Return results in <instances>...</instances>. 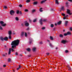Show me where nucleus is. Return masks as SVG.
<instances>
[{
  "label": "nucleus",
  "instance_id": "nucleus-1",
  "mask_svg": "<svg viewBox=\"0 0 72 72\" xmlns=\"http://www.w3.org/2000/svg\"><path fill=\"white\" fill-rule=\"evenodd\" d=\"M19 42H20V40H19L17 39L16 40H15L14 41H12L11 44V45H12L11 46L12 48H9L8 55H9L11 53V50L12 51H14V49H15L16 48V46H18L19 44Z\"/></svg>",
  "mask_w": 72,
  "mask_h": 72
},
{
  "label": "nucleus",
  "instance_id": "nucleus-2",
  "mask_svg": "<svg viewBox=\"0 0 72 72\" xmlns=\"http://www.w3.org/2000/svg\"><path fill=\"white\" fill-rule=\"evenodd\" d=\"M4 22L3 21H0V24H1V26L2 27H5L6 26V24H4Z\"/></svg>",
  "mask_w": 72,
  "mask_h": 72
},
{
  "label": "nucleus",
  "instance_id": "nucleus-3",
  "mask_svg": "<svg viewBox=\"0 0 72 72\" xmlns=\"http://www.w3.org/2000/svg\"><path fill=\"white\" fill-rule=\"evenodd\" d=\"M15 13V12H14L13 10H12L10 12V14L11 15H13Z\"/></svg>",
  "mask_w": 72,
  "mask_h": 72
},
{
  "label": "nucleus",
  "instance_id": "nucleus-4",
  "mask_svg": "<svg viewBox=\"0 0 72 72\" xmlns=\"http://www.w3.org/2000/svg\"><path fill=\"white\" fill-rule=\"evenodd\" d=\"M33 39H32V38H29V43L30 44H32V42H33Z\"/></svg>",
  "mask_w": 72,
  "mask_h": 72
},
{
  "label": "nucleus",
  "instance_id": "nucleus-5",
  "mask_svg": "<svg viewBox=\"0 0 72 72\" xmlns=\"http://www.w3.org/2000/svg\"><path fill=\"white\" fill-rule=\"evenodd\" d=\"M25 26L26 27H28V26L30 25L29 23L27 22V21H26L25 22Z\"/></svg>",
  "mask_w": 72,
  "mask_h": 72
},
{
  "label": "nucleus",
  "instance_id": "nucleus-6",
  "mask_svg": "<svg viewBox=\"0 0 72 72\" xmlns=\"http://www.w3.org/2000/svg\"><path fill=\"white\" fill-rule=\"evenodd\" d=\"M68 41L66 40H62L61 41L62 43L64 44H65L66 43V42H68Z\"/></svg>",
  "mask_w": 72,
  "mask_h": 72
},
{
  "label": "nucleus",
  "instance_id": "nucleus-7",
  "mask_svg": "<svg viewBox=\"0 0 72 72\" xmlns=\"http://www.w3.org/2000/svg\"><path fill=\"white\" fill-rule=\"evenodd\" d=\"M24 35V32H21V33L20 34V36L21 37H23V36Z\"/></svg>",
  "mask_w": 72,
  "mask_h": 72
},
{
  "label": "nucleus",
  "instance_id": "nucleus-8",
  "mask_svg": "<svg viewBox=\"0 0 72 72\" xmlns=\"http://www.w3.org/2000/svg\"><path fill=\"white\" fill-rule=\"evenodd\" d=\"M39 23L41 25H42V19H41L39 20Z\"/></svg>",
  "mask_w": 72,
  "mask_h": 72
},
{
  "label": "nucleus",
  "instance_id": "nucleus-9",
  "mask_svg": "<svg viewBox=\"0 0 72 72\" xmlns=\"http://www.w3.org/2000/svg\"><path fill=\"white\" fill-rule=\"evenodd\" d=\"M60 9L61 10H62L63 11H64V10H65V9H64V6H62L61 8Z\"/></svg>",
  "mask_w": 72,
  "mask_h": 72
},
{
  "label": "nucleus",
  "instance_id": "nucleus-10",
  "mask_svg": "<svg viewBox=\"0 0 72 72\" xmlns=\"http://www.w3.org/2000/svg\"><path fill=\"white\" fill-rule=\"evenodd\" d=\"M68 21H65V26H67V24H68Z\"/></svg>",
  "mask_w": 72,
  "mask_h": 72
},
{
  "label": "nucleus",
  "instance_id": "nucleus-11",
  "mask_svg": "<svg viewBox=\"0 0 72 72\" xmlns=\"http://www.w3.org/2000/svg\"><path fill=\"white\" fill-rule=\"evenodd\" d=\"M8 37H6L4 38V40L5 41H8Z\"/></svg>",
  "mask_w": 72,
  "mask_h": 72
},
{
  "label": "nucleus",
  "instance_id": "nucleus-12",
  "mask_svg": "<svg viewBox=\"0 0 72 72\" xmlns=\"http://www.w3.org/2000/svg\"><path fill=\"white\" fill-rule=\"evenodd\" d=\"M8 34L9 35H12V31L10 30L8 32Z\"/></svg>",
  "mask_w": 72,
  "mask_h": 72
},
{
  "label": "nucleus",
  "instance_id": "nucleus-13",
  "mask_svg": "<svg viewBox=\"0 0 72 72\" xmlns=\"http://www.w3.org/2000/svg\"><path fill=\"white\" fill-rule=\"evenodd\" d=\"M61 23H62V21H60L57 22V24L58 25H60V24H61Z\"/></svg>",
  "mask_w": 72,
  "mask_h": 72
},
{
  "label": "nucleus",
  "instance_id": "nucleus-14",
  "mask_svg": "<svg viewBox=\"0 0 72 72\" xmlns=\"http://www.w3.org/2000/svg\"><path fill=\"white\" fill-rule=\"evenodd\" d=\"M50 40H52V41H53V40H54V38H53V37L52 36H50Z\"/></svg>",
  "mask_w": 72,
  "mask_h": 72
},
{
  "label": "nucleus",
  "instance_id": "nucleus-15",
  "mask_svg": "<svg viewBox=\"0 0 72 72\" xmlns=\"http://www.w3.org/2000/svg\"><path fill=\"white\" fill-rule=\"evenodd\" d=\"M67 14H68V13H69L71 12V11L69 9H67Z\"/></svg>",
  "mask_w": 72,
  "mask_h": 72
},
{
  "label": "nucleus",
  "instance_id": "nucleus-16",
  "mask_svg": "<svg viewBox=\"0 0 72 72\" xmlns=\"http://www.w3.org/2000/svg\"><path fill=\"white\" fill-rule=\"evenodd\" d=\"M68 2H66V7H68L69 5H68Z\"/></svg>",
  "mask_w": 72,
  "mask_h": 72
},
{
  "label": "nucleus",
  "instance_id": "nucleus-17",
  "mask_svg": "<svg viewBox=\"0 0 72 72\" xmlns=\"http://www.w3.org/2000/svg\"><path fill=\"white\" fill-rule=\"evenodd\" d=\"M35 12H36V10L35 9H33L32 10V13H35Z\"/></svg>",
  "mask_w": 72,
  "mask_h": 72
},
{
  "label": "nucleus",
  "instance_id": "nucleus-18",
  "mask_svg": "<svg viewBox=\"0 0 72 72\" xmlns=\"http://www.w3.org/2000/svg\"><path fill=\"white\" fill-rule=\"evenodd\" d=\"M42 8H40L39 9V11L40 12H43V10H42Z\"/></svg>",
  "mask_w": 72,
  "mask_h": 72
},
{
  "label": "nucleus",
  "instance_id": "nucleus-19",
  "mask_svg": "<svg viewBox=\"0 0 72 72\" xmlns=\"http://www.w3.org/2000/svg\"><path fill=\"white\" fill-rule=\"evenodd\" d=\"M26 50H27L28 51H29V52L31 51V49H30V48H28L26 49Z\"/></svg>",
  "mask_w": 72,
  "mask_h": 72
},
{
  "label": "nucleus",
  "instance_id": "nucleus-20",
  "mask_svg": "<svg viewBox=\"0 0 72 72\" xmlns=\"http://www.w3.org/2000/svg\"><path fill=\"white\" fill-rule=\"evenodd\" d=\"M59 37L60 38H63V35L62 34H60Z\"/></svg>",
  "mask_w": 72,
  "mask_h": 72
},
{
  "label": "nucleus",
  "instance_id": "nucleus-21",
  "mask_svg": "<svg viewBox=\"0 0 72 72\" xmlns=\"http://www.w3.org/2000/svg\"><path fill=\"white\" fill-rule=\"evenodd\" d=\"M67 33L68 35H71V33L69 32H68Z\"/></svg>",
  "mask_w": 72,
  "mask_h": 72
},
{
  "label": "nucleus",
  "instance_id": "nucleus-22",
  "mask_svg": "<svg viewBox=\"0 0 72 72\" xmlns=\"http://www.w3.org/2000/svg\"><path fill=\"white\" fill-rule=\"evenodd\" d=\"M0 39L2 41H4V39L3 38V37H1L0 38Z\"/></svg>",
  "mask_w": 72,
  "mask_h": 72
},
{
  "label": "nucleus",
  "instance_id": "nucleus-23",
  "mask_svg": "<svg viewBox=\"0 0 72 72\" xmlns=\"http://www.w3.org/2000/svg\"><path fill=\"white\" fill-rule=\"evenodd\" d=\"M33 4L34 5H36V4H37V2L35 1V2H34Z\"/></svg>",
  "mask_w": 72,
  "mask_h": 72
},
{
  "label": "nucleus",
  "instance_id": "nucleus-24",
  "mask_svg": "<svg viewBox=\"0 0 72 72\" xmlns=\"http://www.w3.org/2000/svg\"><path fill=\"white\" fill-rule=\"evenodd\" d=\"M36 48H33V51L35 52V51H36Z\"/></svg>",
  "mask_w": 72,
  "mask_h": 72
},
{
  "label": "nucleus",
  "instance_id": "nucleus-25",
  "mask_svg": "<svg viewBox=\"0 0 72 72\" xmlns=\"http://www.w3.org/2000/svg\"><path fill=\"white\" fill-rule=\"evenodd\" d=\"M31 1V0H27L26 1V2L27 3H30Z\"/></svg>",
  "mask_w": 72,
  "mask_h": 72
},
{
  "label": "nucleus",
  "instance_id": "nucleus-26",
  "mask_svg": "<svg viewBox=\"0 0 72 72\" xmlns=\"http://www.w3.org/2000/svg\"><path fill=\"white\" fill-rule=\"evenodd\" d=\"M55 1L56 4H59V3L58 2V0H55Z\"/></svg>",
  "mask_w": 72,
  "mask_h": 72
},
{
  "label": "nucleus",
  "instance_id": "nucleus-27",
  "mask_svg": "<svg viewBox=\"0 0 72 72\" xmlns=\"http://www.w3.org/2000/svg\"><path fill=\"white\" fill-rule=\"evenodd\" d=\"M8 38L9 39H10V40L12 39V36H11V35H9L8 37Z\"/></svg>",
  "mask_w": 72,
  "mask_h": 72
},
{
  "label": "nucleus",
  "instance_id": "nucleus-28",
  "mask_svg": "<svg viewBox=\"0 0 72 72\" xmlns=\"http://www.w3.org/2000/svg\"><path fill=\"white\" fill-rule=\"evenodd\" d=\"M19 13V10H17L16 11V13L17 14H18Z\"/></svg>",
  "mask_w": 72,
  "mask_h": 72
},
{
  "label": "nucleus",
  "instance_id": "nucleus-29",
  "mask_svg": "<svg viewBox=\"0 0 72 72\" xmlns=\"http://www.w3.org/2000/svg\"><path fill=\"white\" fill-rule=\"evenodd\" d=\"M50 46L51 47H53V45L51 44V43H50L49 44Z\"/></svg>",
  "mask_w": 72,
  "mask_h": 72
},
{
  "label": "nucleus",
  "instance_id": "nucleus-30",
  "mask_svg": "<svg viewBox=\"0 0 72 72\" xmlns=\"http://www.w3.org/2000/svg\"><path fill=\"white\" fill-rule=\"evenodd\" d=\"M15 19L16 21H18V20H19V19H18V18L17 17H15Z\"/></svg>",
  "mask_w": 72,
  "mask_h": 72
},
{
  "label": "nucleus",
  "instance_id": "nucleus-31",
  "mask_svg": "<svg viewBox=\"0 0 72 72\" xmlns=\"http://www.w3.org/2000/svg\"><path fill=\"white\" fill-rule=\"evenodd\" d=\"M45 1H41V2H40V3L41 4H43V3H45Z\"/></svg>",
  "mask_w": 72,
  "mask_h": 72
},
{
  "label": "nucleus",
  "instance_id": "nucleus-32",
  "mask_svg": "<svg viewBox=\"0 0 72 72\" xmlns=\"http://www.w3.org/2000/svg\"><path fill=\"white\" fill-rule=\"evenodd\" d=\"M51 27L52 28H53V27H54V24H51Z\"/></svg>",
  "mask_w": 72,
  "mask_h": 72
},
{
  "label": "nucleus",
  "instance_id": "nucleus-33",
  "mask_svg": "<svg viewBox=\"0 0 72 72\" xmlns=\"http://www.w3.org/2000/svg\"><path fill=\"white\" fill-rule=\"evenodd\" d=\"M33 22H36V19H34Z\"/></svg>",
  "mask_w": 72,
  "mask_h": 72
},
{
  "label": "nucleus",
  "instance_id": "nucleus-34",
  "mask_svg": "<svg viewBox=\"0 0 72 72\" xmlns=\"http://www.w3.org/2000/svg\"><path fill=\"white\" fill-rule=\"evenodd\" d=\"M4 9H7L8 8H7V7L6 6H5L4 7Z\"/></svg>",
  "mask_w": 72,
  "mask_h": 72
},
{
  "label": "nucleus",
  "instance_id": "nucleus-35",
  "mask_svg": "<svg viewBox=\"0 0 72 72\" xmlns=\"http://www.w3.org/2000/svg\"><path fill=\"white\" fill-rule=\"evenodd\" d=\"M8 62H10V60H11V59H10V58H8Z\"/></svg>",
  "mask_w": 72,
  "mask_h": 72
},
{
  "label": "nucleus",
  "instance_id": "nucleus-36",
  "mask_svg": "<svg viewBox=\"0 0 72 72\" xmlns=\"http://www.w3.org/2000/svg\"><path fill=\"white\" fill-rule=\"evenodd\" d=\"M65 52L66 53H68V50H66L65 51Z\"/></svg>",
  "mask_w": 72,
  "mask_h": 72
},
{
  "label": "nucleus",
  "instance_id": "nucleus-37",
  "mask_svg": "<svg viewBox=\"0 0 72 72\" xmlns=\"http://www.w3.org/2000/svg\"><path fill=\"white\" fill-rule=\"evenodd\" d=\"M64 36H67L68 35H67V33H65L64 34Z\"/></svg>",
  "mask_w": 72,
  "mask_h": 72
},
{
  "label": "nucleus",
  "instance_id": "nucleus-38",
  "mask_svg": "<svg viewBox=\"0 0 72 72\" xmlns=\"http://www.w3.org/2000/svg\"><path fill=\"white\" fill-rule=\"evenodd\" d=\"M3 28L1 27V26H0V30H3Z\"/></svg>",
  "mask_w": 72,
  "mask_h": 72
},
{
  "label": "nucleus",
  "instance_id": "nucleus-39",
  "mask_svg": "<svg viewBox=\"0 0 72 72\" xmlns=\"http://www.w3.org/2000/svg\"><path fill=\"white\" fill-rule=\"evenodd\" d=\"M69 71H72L71 70V67L69 68H68Z\"/></svg>",
  "mask_w": 72,
  "mask_h": 72
},
{
  "label": "nucleus",
  "instance_id": "nucleus-40",
  "mask_svg": "<svg viewBox=\"0 0 72 72\" xmlns=\"http://www.w3.org/2000/svg\"><path fill=\"white\" fill-rule=\"evenodd\" d=\"M24 11L26 12H28V9H26Z\"/></svg>",
  "mask_w": 72,
  "mask_h": 72
},
{
  "label": "nucleus",
  "instance_id": "nucleus-41",
  "mask_svg": "<svg viewBox=\"0 0 72 72\" xmlns=\"http://www.w3.org/2000/svg\"><path fill=\"white\" fill-rule=\"evenodd\" d=\"M19 13L21 15H22V12L21 11H20Z\"/></svg>",
  "mask_w": 72,
  "mask_h": 72
},
{
  "label": "nucleus",
  "instance_id": "nucleus-42",
  "mask_svg": "<svg viewBox=\"0 0 72 72\" xmlns=\"http://www.w3.org/2000/svg\"><path fill=\"white\" fill-rule=\"evenodd\" d=\"M61 14L63 15V16H65V14H64L62 13Z\"/></svg>",
  "mask_w": 72,
  "mask_h": 72
},
{
  "label": "nucleus",
  "instance_id": "nucleus-43",
  "mask_svg": "<svg viewBox=\"0 0 72 72\" xmlns=\"http://www.w3.org/2000/svg\"><path fill=\"white\" fill-rule=\"evenodd\" d=\"M19 7H20V8H22V5L21 4H20L19 5Z\"/></svg>",
  "mask_w": 72,
  "mask_h": 72
},
{
  "label": "nucleus",
  "instance_id": "nucleus-44",
  "mask_svg": "<svg viewBox=\"0 0 72 72\" xmlns=\"http://www.w3.org/2000/svg\"><path fill=\"white\" fill-rule=\"evenodd\" d=\"M42 30H45V27H43L42 28Z\"/></svg>",
  "mask_w": 72,
  "mask_h": 72
},
{
  "label": "nucleus",
  "instance_id": "nucleus-45",
  "mask_svg": "<svg viewBox=\"0 0 72 72\" xmlns=\"http://www.w3.org/2000/svg\"><path fill=\"white\" fill-rule=\"evenodd\" d=\"M25 37H26L27 36V33H25Z\"/></svg>",
  "mask_w": 72,
  "mask_h": 72
},
{
  "label": "nucleus",
  "instance_id": "nucleus-46",
  "mask_svg": "<svg viewBox=\"0 0 72 72\" xmlns=\"http://www.w3.org/2000/svg\"><path fill=\"white\" fill-rule=\"evenodd\" d=\"M28 57H31V55H28Z\"/></svg>",
  "mask_w": 72,
  "mask_h": 72
},
{
  "label": "nucleus",
  "instance_id": "nucleus-47",
  "mask_svg": "<svg viewBox=\"0 0 72 72\" xmlns=\"http://www.w3.org/2000/svg\"><path fill=\"white\" fill-rule=\"evenodd\" d=\"M50 54V53H46V55H49V54Z\"/></svg>",
  "mask_w": 72,
  "mask_h": 72
},
{
  "label": "nucleus",
  "instance_id": "nucleus-48",
  "mask_svg": "<svg viewBox=\"0 0 72 72\" xmlns=\"http://www.w3.org/2000/svg\"><path fill=\"white\" fill-rule=\"evenodd\" d=\"M69 1H70V2H71V3H72V0H68Z\"/></svg>",
  "mask_w": 72,
  "mask_h": 72
},
{
  "label": "nucleus",
  "instance_id": "nucleus-49",
  "mask_svg": "<svg viewBox=\"0 0 72 72\" xmlns=\"http://www.w3.org/2000/svg\"><path fill=\"white\" fill-rule=\"evenodd\" d=\"M69 29L70 31H72V27L70 28Z\"/></svg>",
  "mask_w": 72,
  "mask_h": 72
},
{
  "label": "nucleus",
  "instance_id": "nucleus-50",
  "mask_svg": "<svg viewBox=\"0 0 72 72\" xmlns=\"http://www.w3.org/2000/svg\"><path fill=\"white\" fill-rule=\"evenodd\" d=\"M15 54L16 55H18V53L17 52H16L15 53Z\"/></svg>",
  "mask_w": 72,
  "mask_h": 72
},
{
  "label": "nucleus",
  "instance_id": "nucleus-51",
  "mask_svg": "<svg viewBox=\"0 0 72 72\" xmlns=\"http://www.w3.org/2000/svg\"><path fill=\"white\" fill-rule=\"evenodd\" d=\"M29 28L28 27V28L26 29V30H27V31H28V30H29Z\"/></svg>",
  "mask_w": 72,
  "mask_h": 72
},
{
  "label": "nucleus",
  "instance_id": "nucleus-52",
  "mask_svg": "<svg viewBox=\"0 0 72 72\" xmlns=\"http://www.w3.org/2000/svg\"><path fill=\"white\" fill-rule=\"evenodd\" d=\"M67 67H68V68H70V66H69V65H68L67 66Z\"/></svg>",
  "mask_w": 72,
  "mask_h": 72
},
{
  "label": "nucleus",
  "instance_id": "nucleus-53",
  "mask_svg": "<svg viewBox=\"0 0 72 72\" xmlns=\"http://www.w3.org/2000/svg\"><path fill=\"white\" fill-rule=\"evenodd\" d=\"M3 67H6V65H4L3 66Z\"/></svg>",
  "mask_w": 72,
  "mask_h": 72
},
{
  "label": "nucleus",
  "instance_id": "nucleus-54",
  "mask_svg": "<svg viewBox=\"0 0 72 72\" xmlns=\"http://www.w3.org/2000/svg\"><path fill=\"white\" fill-rule=\"evenodd\" d=\"M64 19H66V17H64L63 18Z\"/></svg>",
  "mask_w": 72,
  "mask_h": 72
},
{
  "label": "nucleus",
  "instance_id": "nucleus-55",
  "mask_svg": "<svg viewBox=\"0 0 72 72\" xmlns=\"http://www.w3.org/2000/svg\"><path fill=\"white\" fill-rule=\"evenodd\" d=\"M19 68H21V66L20 65H19Z\"/></svg>",
  "mask_w": 72,
  "mask_h": 72
},
{
  "label": "nucleus",
  "instance_id": "nucleus-56",
  "mask_svg": "<svg viewBox=\"0 0 72 72\" xmlns=\"http://www.w3.org/2000/svg\"><path fill=\"white\" fill-rule=\"evenodd\" d=\"M56 28H53V31H55V29H56Z\"/></svg>",
  "mask_w": 72,
  "mask_h": 72
},
{
  "label": "nucleus",
  "instance_id": "nucleus-57",
  "mask_svg": "<svg viewBox=\"0 0 72 72\" xmlns=\"http://www.w3.org/2000/svg\"><path fill=\"white\" fill-rule=\"evenodd\" d=\"M21 26H22V27H23V26H24L23 24H21Z\"/></svg>",
  "mask_w": 72,
  "mask_h": 72
},
{
  "label": "nucleus",
  "instance_id": "nucleus-58",
  "mask_svg": "<svg viewBox=\"0 0 72 72\" xmlns=\"http://www.w3.org/2000/svg\"><path fill=\"white\" fill-rule=\"evenodd\" d=\"M40 44H42V42H40Z\"/></svg>",
  "mask_w": 72,
  "mask_h": 72
},
{
  "label": "nucleus",
  "instance_id": "nucleus-59",
  "mask_svg": "<svg viewBox=\"0 0 72 72\" xmlns=\"http://www.w3.org/2000/svg\"><path fill=\"white\" fill-rule=\"evenodd\" d=\"M43 21H44V22H46V20L44 19L43 20Z\"/></svg>",
  "mask_w": 72,
  "mask_h": 72
},
{
  "label": "nucleus",
  "instance_id": "nucleus-60",
  "mask_svg": "<svg viewBox=\"0 0 72 72\" xmlns=\"http://www.w3.org/2000/svg\"><path fill=\"white\" fill-rule=\"evenodd\" d=\"M3 57H5L6 56V55H5L3 54Z\"/></svg>",
  "mask_w": 72,
  "mask_h": 72
},
{
  "label": "nucleus",
  "instance_id": "nucleus-61",
  "mask_svg": "<svg viewBox=\"0 0 72 72\" xmlns=\"http://www.w3.org/2000/svg\"><path fill=\"white\" fill-rule=\"evenodd\" d=\"M19 56H21V57H22V54H20V55H19Z\"/></svg>",
  "mask_w": 72,
  "mask_h": 72
},
{
  "label": "nucleus",
  "instance_id": "nucleus-62",
  "mask_svg": "<svg viewBox=\"0 0 72 72\" xmlns=\"http://www.w3.org/2000/svg\"><path fill=\"white\" fill-rule=\"evenodd\" d=\"M19 68H17V70H19Z\"/></svg>",
  "mask_w": 72,
  "mask_h": 72
},
{
  "label": "nucleus",
  "instance_id": "nucleus-63",
  "mask_svg": "<svg viewBox=\"0 0 72 72\" xmlns=\"http://www.w3.org/2000/svg\"><path fill=\"white\" fill-rule=\"evenodd\" d=\"M68 14H69V15H71L72 14V13H68Z\"/></svg>",
  "mask_w": 72,
  "mask_h": 72
},
{
  "label": "nucleus",
  "instance_id": "nucleus-64",
  "mask_svg": "<svg viewBox=\"0 0 72 72\" xmlns=\"http://www.w3.org/2000/svg\"><path fill=\"white\" fill-rule=\"evenodd\" d=\"M47 41H48V42H50V41L49 40H47Z\"/></svg>",
  "mask_w": 72,
  "mask_h": 72
}]
</instances>
